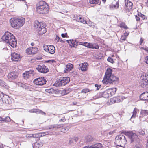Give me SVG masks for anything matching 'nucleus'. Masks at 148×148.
<instances>
[{"mask_svg":"<svg viewBox=\"0 0 148 148\" xmlns=\"http://www.w3.org/2000/svg\"><path fill=\"white\" fill-rule=\"evenodd\" d=\"M112 69L108 68L105 72V76L102 81L104 84H107L108 83L112 84H117L119 81V78L112 74Z\"/></svg>","mask_w":148,"mask_h":148,"instance_id":"obj_1","label":"nucleus"},{"mask_svg":"<svg viewBox=\"0 0 148 148\" xmlns=\"http://www.w3.org/2000/svg\"><path fill=\"white\" fill-rule=\"evenodd\" d=\"M2 40L10 45L12 47H16L17 41L15 36L10 32H8L1 38Z\"/></svg>","mask_w":148,"mask_h":148,"instance_id":"obj_2","label":"nucleus"},{"mask_svg":"<svg viewBox=\"0 0 148 148\" xmlns=\"http://www.w3.org/2000/svg\"><path fill=\"white\" fill-rule=\"evenodd\" d=\"M36 9L37 12L39 13L46 14L49 12V6L45 2L41 1L37 4Z\"/></svg>","mask_w":148,"mask_h":148,"instance_id":"obj_3","label":"nucleus"},{"mask_svg":"<svg viewBox=\"0 0 148 148\" xmlns=\"http://www.w3.org/2000/svg\"><path fill=\"white\" fill-rule=\"evenodd\" d=\"M34 29L39 35H42L46 32L47 29L46 24L36 20L34 22Z\"/></svg>","mask_w":148,"mask_h":148,"instance_id":"obj_4","label":"nucleus"},{"mask_svg":"<svg viewBox=\"0 0 148 148\" xmlns=\"http://www.w3.org/2000/svg\"><path fill=\"white\" fill-rule=\"evenodd\" d=\"M25 19L23 17L14 18L10 20L11 26L15 29H18L22 27L25 23Z\"/></svg>","mask_w":148,"mask_h":148,"instance_id":"obj_5","label":"nucleus"},{"mask_svg":"<svg viewBox=\"0 0 148 148\" xmlns=\"http://www.w3.org/2000/svg\"><path fill=\"white\" fill-rule=\"evenodd\" d=\"M70 81V79L69 77H61L53 84V86L56 87L63 86L69 83Z\"/></svg>","mask_w":148,"mask_h":148,"instance_id":"obj_6","label":"nucleus"},{"mask_svg":"<svg viewBox=\"0 0 148 148\" xmlns=\"http://www.w3.org/2000/svg\"><path fill=\"white\" fill-rule=\"evenodd\" d=\"M115 143L118 144L120 145H123L127 144V141L124 136L120 134L116 137Z\"/></svg>","mask_w":148,"mask_h":148,"instance_id":"obj_7","label":"nucleus"},{"mask_svg":"<svg viewBox=\"0 0 148 148\" xmlns=\"http://www.w3.org/2000/svg\"><path fill=\"white\" fill-rule=\"evenodd\" d=\"M0 97L3 103L7 105H10L12 104L13 99L6 95L1 92L0 93Z\"/></svg>","mask_w":148,"mask_h":148,"instance_id":"obj_8","label":"nucleus"},{"mask_svg":"<svg viewBox=\"0 0 148 148\" xmlns=\"http://www.w3.org/2000/svg\"><path fill=\"white\" fill-rule=\"evenodd\" d=\"M121 133L127 136L131 140V143L135 140L138 138V136L136 134L133 133L131 132L123 131Z\"/></svg>","mask_w":148,"mask_h":148,"instance_id":"obj_9","label":"nucleus"},{"mask_svg":"<svg viewBox=\"0 0 148 148\" xmlns=\"http://www.w3.org/2000/svg\"><path fill=\"white\" fill-rule=\"evenodd\" d=\"M33 82L36 85L42 86L46 84L47 81L44 77H41L35 79Z\"/></svg>","mask_w":148,"mask_h":148,"instance_id":"obj_10","label":"nucleus"},{"mask_svg":"<svg viewBox=\"0 0 148 148\" xmlns=\"http://www.w3.org/2000/svg\"><path fill=\"white\" fill-rule=\"evenodd\" d=\"M125 99V97L122 95L118 96L110 99V102L112 103L121 102Z\"/></svg>","mask_w":148,"mask_h":148,"instance_id":"obj_11","label":"nucleus"},{"mask_svg":"<svg viewBox=\"0 0 148 148\" xmlns=\"http://www.w3.org/2000/svg\"><path fill=\"white\" fill-rule=\"evenodd\" d=\"M18 73L16 72H12L9 73L8 75V79L9 80H14L17 78Z\"/></svg>","mask_w":148,"mask_h":148,"instance_id":"obj_12","label":"nucleus"},{"mask_svg":"<svg viewBox=\"0 0 148 148\" xmlns=\"http://www.w3.org/2000/svg\"><path fill=\"white\" fill-rule=\"evenodd\" d=\"M38 49L37 47H29L26 50V53L28 54H35L38 51Z\"/></svg>","mask_w":148,"mask_h":148,"instance_id":"obj_13","label":"nucleus"},{"mask_svg":"<svg viewBox=\"0 0 148 148\" xmlns=\"http://www.w3.org/2000/svg\"><path fill=\"white\" fill-rule=\"evenodd\" d=\"M36 69L38 71L45 73H47L49 70L47 67L44 65L42 66L38 65L36 68Z\"/></svg>","mask_w":148,"mask_h":148,"instance_id":"obj_14","label":"nucleus"},{"mask_svg":"<svg viewBox=\"0 0 148 148\" xmlns=\"http://www.w3.org/2000/svg\"><path fill=\"white\" fill-rule=\"evenodd\" d=\"M20 55L19 54L16 53L11 54V59L13 61H17L20 59Z\"/></svg>","mask_w":148,"mask_h":148,"instance_id":"obj_15","label":"nucleus"},{"mask_svg":"<svg viewBox=\"0 0 148 148\" xmlns=\"http://www.w3.org/2000/svg\"><path fill=\"white\" fill-rule=\"evenodd\" d=\"M125 3L127 9L130 10L132 9L133 6V4L132 2L128 0H125Z\"/></svg>","mask_w":148,"mask_h":148,"instance_id":"obj_16","label":"nucleus"},{"mask_svg":"<svg viewBox=\"0 0 148 148\" xmlns=\"http://www.w3.org/2000/svg\"><path fill=\"white\" fill-rule=\"evenodd\" d=\"M140 98L142 100H148V92H146L143 93L140 95Z\"/></svg>","mask_w":148,"mask_h":148,"instance_id":"obj_17","label":"nucleus"},{"mask_svg":"<svg viewBox=\"0 0 148 148\" xmlns=\"http://www.w3.org/2000/svg\"><path fill=\"white\" fill-rule=\"evenodd\" d=\"M66 41L69 43V45L71 46V47H75V45L77 46L76 42H77V41L76 40H74L72 39L71 40H67Z\"/></svg>","mask_w":148,"mask_h":148,"instance_id":"obj_18","label":"nucleus"},{"mask_svg":"<svg viewBox=\"0 0 148 148\" xmlns=\"http://www.w3.org/2000/svg\"><path fill=\"white\" fill-rule=\"evenodd\" d=\"M88 66V64L87 63H82L81 65L80 64L79 65V69L82 71H85L87 70Z\"/></svg>","mask_w":148,"mask_h":148,"instance_id":"obj_19","label":"nucleus"},{"mask_svg":"<svg viewBox=\"0 0 148 148\" xmlns=\"http://www.w3.org/2000/svg\"><path fill=\"white\" fill-rule=\"evenodd\" d=\"M73 65L71 64H68L66 66L65 69L64 70V73H67L71 70L73 68Z\"/></svg>","mask_w":148,"mask_h":148,"instance_id":"obj_20","label":"nucleus"},{"mask_svg":"<svg viewBox=\"0 0 148 148\" xmlns=\"http://www.w3.org/2000/svg\"><path fill=\"white\" fill-rule=\"evenodd\" d=\"M139 83L141 86L143 88L148 87V82H146V81L141 80Z\"/></svg>","mask_w":148,"mask_h":148,"instance_id":"obj_21","label":"nucleus"},{"mask_svg":"<svg viewBox=\"0 0 148 148\" xmlns=\"http://www.w3.org/2000/svg\"><path fill=\"white\" fill-rule=\"evenodd\" d=\"M48 51L51 54H53L55 52V47L52 45H49Z\"/></svg>","mask_w":148,"mask_h":148,"instance_id":"obj_22","label":"nucleus"},{"mask_svg":"<svg viewBox=\"0 0 148 148\" xmlns=\"http://www.w3.org/2000/svg\"><path fill=\"white\" fill-rule=\"evenodd\" d=\"M62 125H51L50 126V127H49L48 128H47V130L48 129H52V130H56L58 128H60L62 126Z\"/></svg>","mask_w":148,"mask_h":148,"instance_id":"obj_23","label":"nucleus"},{"mask_svg":"<svg viewBox=\"0 0 148 148\" xmlns=\"http://www.w3.org/2000/svg\"><path fill=\"white\" fill-rule=\"evenodd\" d=\"M117 89L116 88H111L108 89V90L109 94L111 95V96L114 95Z\"/></svg>","mask_w":148,"mask_h":148,"instance_id":"obj_24","label":"nucleus"},{"mask_svg":"<svg viewBox=\"0 0 148 148\" xmlns=\"http://www.w3.org/2000/svg\"><path fill=\"white\" fill-rule=\"evenodd\" d=\"M102 96L104 98H106L111 97V95L109 94L108 90H106L104 92H102Z\"/></svg>","mask_w":148,"mask_h":148,"instance_id":"obj_25","label":"nucleus"},{"mask_svg":"<svg viewBox=\"0 0 148 148\" xmlns=\"http://www.w3.org/2000/svg\"><path fill=\"white\" fill-rule=\"evenodd\" d=\"M10 121V118L9 116H7L4 118L0 117V123L3 122H9Z\"/></svg>","mask_w":148,"mask_h":148,"instance_id":"obj_26","label":"nucleus"},{"mask_svg":"<svg viewBox=\"0 0 148 148\" xmlns=\"http://www.w3.org/2000/svg\"><path fill=\"white\" fill-rule=\"evenodd\" d=\"M45 91L49 93H56L57 91L51 88L45 89Z\"/></svg>","mask_w":148,"mask_h":148,"instance_id":"obj_27","label":"nucleus"},{"mask_svg":"<svg viewBox=\"0 0 148 148\" xmlns=\"http://www.w3.org/2000/svg\"><path fill=\"white\" fill-rule=\"evenodd\" d=\"M90 146L91 148H101L102 147V145L100 143L96 144Z\"/></svg>","mask_w":148,"mask_h":148,"instance_id":"obj_28","label":"nucleus"},{"mask_svg":"<svg viewBox=\"0 0 148 148\" xmlns=\"http://www.w3.org/2000/svg\"><path fill=\"white\" fill-rule=\"evenodd\" d=\"M42 146L43 144L42 143H38L36 142L35 143L34 146H33V148H40Z\"/></svg>","mask_w":148,"mask_h":148,"instance_id":"obj_29","label":"nucleus"},{"mask_svg":"<svg viewBox=\"0 0 148 148\" xmlns=\"http://www.w3.org/2000/svg\"><path fill=\"white\" fill-rule=\"evenodd\" d=\"M140 114L142 116L147 115H148V110H142L140 112Z\"/></svg>","mask_w":148,"mask_h":148,"instance_id":"obj_30","label":"nucleus"},{"mask_svg":"<svg viewBox=\"0 0 148 148\" xmlns=\"http://www.w3.org/2000/svg\"><path fill=\"white\" fill-rule=\"evenodd\" d=\"M138 111V110L136 108H135L134 109L133 111V114L131 117V118H135L136 116Z\"/></svg>","mask_w":148,"mask_h":148,"instance_id":"obj_31","label":"nucleus"},{"mask_svg":"<svg viewBox=\"0 0 148 148\" xmlns=\"http://www.w3.org/2000/svg\"><path fill=\"white\" fill-rule=\"evenodd\" d=\"M93 138L91 136L88 135L85 137L86 141L88 142H90L93 140Z\"/></svg>","mask_w":148,"mask_h":148,"instance_id":"obj_32","label":"nucleus"},{"mask_svg":"<svg viewBox=\"0 0 148 148\" xmlns=\"http://www.w3.org/2000/svg\"><path fill=\"white\" fill-rule=\"evenodd\" d=\"M90 46L91 47H90V48H92L93 49H98L99 47L98 45L95 43H94V44L91 43Z\"/></svg>","mask_w":148,"mask_h":148,"instance_id":"obj_33","label":"nucleus"},{"mask_svg":"<svg viewBox=\"0 0 148 148\" xmlns=\"http://www.w3.org/2000/svg\"><path fill=\"white\" fill-rule=\"evenodd\" d=\"M70 92V90L69 89H64L62 91L61 94L62 95H64L69 93Z\"/></svg>","mask_w":148,"mask_h":148,"instance_id":"obj_34","label":"nucleus"},{"mask_svg":"<svg viewBox=\"0 0 148 148\" xmlns=\"http://www.w3.org/2000/svg\"><path fill=\"white\" fill-rule=\"evenodd\" d=\"M99 1V0H89V3L91 4H97Z\"/></svg>","mask_w":148,"mask_h":148,"instance_id":"obj_35","label":"nucleus"},{"mask_svg":"<svg viewBox=\"0 0 148 148\" xmlns=\"http://www.w3.org/2000/svg\"><path fill=\"white\" fill-rule=\"evenodd\" d=\"M26 71L27 73V74L28 75L29 77V76H31L32 74L33 75L34 74V71L33 70H30L28 71Z\"/></svg>","mask_w":148,"mask_h":148,"instance_id":"obj_36","label":"nucleus"},{"mask_svg":"<svg viewBox=\"0 0 148 148\" xmlns=\"http://www.w3.org/2000/svg\"><path fill=\"white\" fill-rule=\"evenodd\" d=\"M120 27L121 28H123L125 29H127L128 28L125 25V24L123 23H121L120 24Z\"/></svg>","mask_w":148,"mask_h":148,"instance_id":"obj_37","label":"nucleus"},{"mask_svg":"<svg viewBox=\"0 0 148 148\" xmlns=\"http://www.w3.org/2000/svg\"><path fill=\"white\" fill-rule=\"evenodd\" d=\"M107 60L108 61L112 63H114V62L113 60V59L111 57H109L107 59Z\"/></svg>","mask_w":148,"mask_h":148,"instance_id":"obj_38","label":"nucleus"},{"mask_svg":"<svg viewBox=\"0 0 148 148\" xmlns=\"http://www.w3.org/2000/svg\"><path fill=\"white\" fill-rule=\"evenodd\" d=\"M84 46H85L90 48L91 47V43H87L86 42H84Z\"/></svg>","mask_w":148,"mask_h":148,"instance_id":"obj_39","label":"nucleus"},{"mask_svg":"<svg viewBox=\"0 0 148 148\" xmlns=\"http://www.w3.org/2000/svg\"><path fill=\"white\" fill-rule=\"evenodd\" d=\"M89 91V89H83L82 91L81 92L84 93H87Z\"/></svg>","mask_w":148,"mask_h":148,"instance_id":"obj_40","label":"nucleus"},{"mask_svg":"<svg viewBox=\"0 0 148 148\" xmlns=\"http://www.w3.org/2000/svg\"><path fill=\"white\" fill-rule=\"evenodd\" d=\"M23 76L24 77L25 79L27 78H29V76L28 75H27V73L26 71L25 72V73H23Z\"/></svg>","mask_w":148,"mask_h":148,"instance_id":"obj_41","label":"nucleus"},{"mask_svg":"<svg viewBox=\"0 0 148 148\" xmlns=\"http://www.w3.org/2000/svg\"><path fill=\"white\" fill-rule=\"evenodd\" d=\"M6 83L0 79V86H3L4 85H6Z\"/></svg>","mask_w":148,"mask_h":148,"instance_id":"obj_42","label":"nucleus"},{"mask_svg":"<svg viewBox=\"0 0 148 148\" xmlns=\"http://www.w3.org/2000/svg\"><path fill=\"white\" fill-rule=\"evenodd\" d=\"M31 135L33 136V138H38V133L32 134V135Z\"/></svg>","mask_w":148,"mask_h":148,"instance_id":"obj_43","label":"nucleus"},{"mask_svg":"<svg viewBox=\"0 0 148 148\" xmlns=\"http://www.w3.org/2000/svg\"><path fill=\"white\" fill-rule=\"evenodd\" d=\"M95 87H96V90H98L101 87V85H99L98 84H95Z\"/></svg>","mask_w":148,"mask_h":148,"instance_id":"obj_44","label":"nucleus"},{"mask_svg":"<svg viewBox=\"0 0 148 148\" xmlns=\"http://www.w3.org/2000/svg\"><path fill=\"white\" fill-rule=\"evenodd\" d=\"M79 22L83 23V24L87 23L86 21H85L83 18H82V19L79 21Z\"/></svg>","mask_w":148,"mask_h":148,"instance_id":"obj_45","label":"nucleus"},{"mask_svg":"<svg viewBox=\"0 0 148 148\" xmlns=\"http://www.w3.org/2000/svg\"><path fill=\"white\" fill-rule=\"evenodd\" d=\"M48 46H45L44 47V50L47 52H48L49 49H48Z\"/></svg>","mask_w":148,"mask_h":148,"instance_id":"obj_46","label":"nucleus"},{"mask_svg":"<svg viewBox=\"0 0 148 148\" xmlns=\"http://www.w3.org/2000/svg\"><path fill=\"white\" fill-rule=\"evenodd\" d=\"M38 113L41 114L42 115H46V114L45 112L40 110L39 111Z\"/></svg>","mask_w":148,"mask_h":148,"instance_id":"obj_47","label":"nucleus"},{"mask_svg":"<svg viewBox=\"0 0 148 148\" xmlns=\"http://www.w3.org/2000/svg\"><path fill=\"white\" fill-rule=\"evenodd\" d=\"M61 36L63 38H65L67 37V33H65V34L62 33L61 34Z\"/></svg>","mask_w":148,"mask_h":148,"instance_id":"obj_48","label":"nucleus"},{"mask_svg":"<svg viewBox=\"0 0 148 148\" xmlns=\"http://www.w3.org/2000/svg\"><path fill=\"white\" fill-rule=\"evenodd\" d=\"M41 134H42V137L44 136L45 135H47L49 134V133L47 132H44L41 133Z\"/></svg>","mask_w":148,"mask_h":148,"instance_id":"obj_49","label":"nucleus"},{"mask_svg":"<svg viewBox=\"0 0 148 148\" xmlns=\"http://www.w3.org/2000/svg\"><path fill=\"white\" fill-rule=\"evenodd\" d=\"M76 44H77V46L78 45H81L84 46V42H79L78 41H77V42H76Z\"/></svg>","mask_w":148,"mask_h":148,"instance_id":"obj_50","label":"nucleus"},{"mask_svg":"<svg viewBox=\"0 0 148 148\" xmlns=\"http://www.w3.org/2000/svg\"><path fill=\"white\" fill-rule=\"evenodd\" d=\"M20 86L23 87V88H25V89L27 88V87L25 86V84L21 83Z\"/></svg>","mask_w":148,"mask_h":148,"instance_id":"obj_51","label":"nucleus"},{"mask_svg":"<svg viewBox=\"0 0 148 148\" xmlns=\"http://www.w3.org/2000/svg\"><path fill=\"white\" fill-rule=\"evenodd\" d=\"M115 132V130H114L112 131H110L108 133V134L109 135H111Z\"/></svg>","mask_w":148,"mask_h":148,"instance_id":"obj_52","label":"nucleus"},{"mask_svg":"<svg viewBox=\"0 0 148 148\" xmlns=\"http://www.w3.org/2000/svg\"><path fill=\"white\" fill-rule=\"evenodd\" d=\"M145 62L147 64H148V56H147L145 59Z\"/></svg>","mask_w":148,"mask_h":148,"instance_id":"obj_53","label":"nucleus"},{"mask_svg":"<svg viewBox=\"0 0 148 148\" xmlns=\"http://www.w3.org/2000/svg\"><path fill=\"white\" fill-rule=\"evenodd\" d=\"M76 18L77 19L76 20L79 22V21L82 19V17L80 16H77Z\"/></svg>","mask_w":148,"mask_h":148,"instance_id":"obj_54","label":"nucleus"},{"mask_svg":"<svg viewBox=\"0 0 148 148\" xmlns=\"http://www.w3.org/2000/svg\"><path fill=\"white\" fill-rule=\"evenodd\" d=\"M121 38L123 40L125 41L126 39V36H122Z\"/></svg>","mask_w":148,"mask_h":148,"instance_id":"obj_55","label":"nucleus"},{"mask_svg":"<svg viewBox=\"0 0 148 148\" xmlns=\"http://www.w3.org/2000/svg\"><path fill=\"white\" fill-rule=\"evenodd\" d=\"M118 4L119 3L118 2H116V5H113V6L114 8H116L117 6V7H118L119 6Z\"/></svg>","mask_w":148,"mask_h":148,"instance_id":"obj_56","label":"nucleus"},{"mask_svg":"<svg viewBox=\"0 0 148 148\" xmlns=\"http://www.w3.org/2000/svg\"><path fill=\"white\" fill-rule=\"evenodd\" d=\"M40 110L35 109H34V113H37L38 112V113Z\"/></svg>","mask_w":148,"mask_h":148,"instance_id":"obj_57","label":"nucleus"},{"mask_svg":"<svg viewBox=\"0 0 148 148\" xmlns=\"http://www.w3.org/2000/svg\"><path fill=\"white\" fill-rule=\"evenodd\" d=\"M135 16V18H136V20L137 21H140V18L139 17H138V16H137L136 15Z\"/></svg>","mask_w":148,"mask_h":148,"instance_id":"obj_58","label":"nucleus"},{"mask_svg":"<svg viewBox=\"0 0 148 148\" xmlns=\"http://www.w3.org/2000/svg\"><path fill=\"white\" fill-rule=\"evenodd\" d=\"M143 39H142V38H141L140 39V45H143L142 44L143 43Z\"/></svg>","mask_w":148,"mask_h":148,"instance_id":"obj_59","label":"nucleus"},{"mask_svg":"<svg viewBox=\"0 0 148 148\" xmlns=\"http://www.w3.org/2000/svg\"><path fill=\"white\" fill-rule=\"evenodd\" d=\"M142 48L143 49H144L146 51L148 52V47H146L145 48L144 47H142Z\"/></svg>","mask_w":148,"mask_h":148,"instance_id":"obj_60","label":"nucleus"},{"mask_svg":"<svg viewBox=\"0 0 148 148\" xmlns=\"http://www.w3.org/2000/svg\"><path fill=\"white\" fill-rule=\"evenodd\" d=\"M141 17L142 18V19L144 20L145 19V18H146V16L145 15L143 14V15Z\"/></svg>","mask_w":148,"mask_h":148,"instance_id":"obj_61","label":"nucleus"},{"mask_svg":"<svg viewBox=\"0 0 148 148\" xmlns=\"http://www.w3.org/2000/svg\"><path fill=\"white\" fill-rule=\"evenodd\" d=\"M138 16L140 17H141L143 15L141 13L138 12Z\"/></svg>","mask_w":148,"mask_h":148,"instance_id":"obj_62","label":"nucleus"},{"mask_svg":"<svg viewBox=\"0 0 148 148\" xmlns=\"http://www.w3.org/2000/svg\"><path fill=\"white\" fill-rule=\"evenodd\" d=\"M29 112L31 113H34V109L30 110L29 111Z\"/></svg>","mask_w":148,"mask_h":148,"instance_id":"obj_63","label":"nucleus"},{"mask_svg":"<svg viewBox=\"0 0 148 148\" xmlns=\"http://www.w3.org/2000/svg\"><path fill=\"white\" fill-rule=\"evenodd\" d=\"M61 131L62 132H65V131H66V129L65 128H63L62 129Z\"/></svg>","mask_w":148,"mask_h":148,"instance_id":"obj_64","label":"nucleus"}]
</instances>
